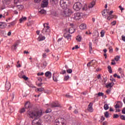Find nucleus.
Returning <instances> with one entry per match:
<instances>
[{"instance_id": "obj_4", "label": "nucleus", "mask_w": 125, "mask_h": 125, "mask_svg": "<svg viewBox=\"0 0 125 125\" xmlns=\"http://www.w3.org/2000/svg\"><path fill=\"white\" fill-rule=\"evenodd\" d=\"M62 14L63 17H67L71 15V10L68 8L65 9V10L62 11Z\"/></svg>"}, {"instance_id": "obj_19", "label": "nucleus", "mask_w": 125, "mask_h": 125, "mask_svg": "<svg viewBox=\"0 0 125 125\" xmlns=\"http://www.w3.org/2000/svg\"><path fill=\"white\" fill-rule=\"evenodd\" d=\"M45 119L46 122H50V121H51V117L49 115L45 116Z\"/></svg>"}, {"instance_id": "obj_43", "label": "nucleus", "mask_w": 125, "mask_h": 125, "mask_svg": "<svg viewBox=\"0 0 125 125\" xmlns=\"http://www.w3.org/2000/svg\"><path fill=\"white\" fill-rule=\"evenodd\" d=\"M118 118H119V115H118V114H114L113 115L114 119H118Z\"/></svg>"}, {"instance_id": "obj_40", "label": "nucleus", "mask_w": 125, "mask_h": 125, "mask_svg": "<svg viewBox=\"0 0 125 125\" xmlns=\"http://www.w3.org/2000/svg\"><path fill=\"white\" fill-rule=\"evenodd\" d=\"M104 117H105V118L109 117V113L108 112V111H106L104 113Z\"/></svg>"}, {"instance_id": "obj_30", "label": "nucleus", "mask_w": 125, "mask_h": 125, "mask_svg": "<svg viewBox=\"0 0 125 125\" xmlns=\"http://www.w3.org/2000/svg\"><path fill=\"white\" fill-rule=\"evenodd\" d=\"M114 18V15H109V16L107 17V20H111V19H113Z\"/></svg>"}, {"instance_id": "obj_14", "label": "nucleus", "mask_w": 125, "mask_h": 125, "mask_svg": "<svg viewBox=\"0 0 125 125\" xmlns=\"http://www.w3.org/2000/svg\"><path fill=\"white\" fill-rule=\"evenodd\" d=\"M79 28L81 30H85L86 29V24L82 23L80 25Z\"/></svg>"}, {"instance_id": "obj_42", "label": "nucleus", "mask_w": 125, "mask_h": 125, "mask_svg": "<svg viewBox=\"0 0 125 125\" xmlns=\"http://www.w3.org/2000/svg\"><path fill=\"white\" fill-rule=\"evenodd\" d=\"M50 112H51V109L50 108H48L46 111L45 113H46V114H48V113H50Z\"/></svg>"}, {"instance_id": "obj_53", "label": "nucleus", "mask_w": 125, "mask_h": 125, "mask_svg": "<svg viewBox=\"0 0 125 125\" xmlns=\"http://www.w3.org/2000/svg\"><path fill=\"white\" fill-rule=\"evenodd\" d=\"M43 72H41V73H38L37 74L38 76H42L43 75Z\"/></svg>"}, {"instance_id": "obj_57", "label": "nucleus", "mask_w": 125, "mask_h": 125, "mask_svg": "<svg viewBox=\"0 0 125 125\" xmlns=\"http://www.w3.org/2000/svg\"><path fill=\"white\" fill-rule=\"evenodd\" d=\"M119 7L120 9L121 10V11H123V10H124V8H123L122 7V6H119Z\"/></svg>"}, {"instance_id": "obj_48", "label": "nucleus", "mask_w": 125, "mask_h": 125, "mask_svg": "<svg viewBox=\"0 0 125 125\" xmlns=\"http://www.w3.org/2000/svg\"><path fill=\"white\" fill-rule=\"evenodd\" d=\"M46 65H47V62H43V65L44 68L45 67H46Z\"/></svg>"}, {"instance_id": "obj_18", "label": "nucleus", "mask_w": 125, "mask_h": 125, "mask_svg": "<svg viewBox=\"0 0 125 125\" xmlns=\"http://www.w3.org/2000/svg\"><path fill=\"white\" fill-rule=\"evenodd\" d=\"M114 82H111L106 85L105 87H106L107 88H109V87H112V86H114Z\"/></svg>"}, {"instance_id": "obj_49", "label": "nucleus", "mask_w": 125, "mask_h": 125, "mask_svg": "<svg viewBox=\"0 0 125 125\" xmlns=\"http://www.w3.org/2000/svg\"><path fill=\"white\" fill-rule=\"evenodd\" d=\"M111 65H116V62H115V60H112Z\"/></svg>"}, {"instance_id": "obj_27", "label": "nucleus", "mask_w": 125, "mask_h": 125, "mask_svg": "<svg viewBox=\"0 0 125 125\" xmlns=\"http://www.w3.org/2000/svg\"><path fill=\"white\" fill-rule=\"evenodd\" d=\"M94 5H95V2H92L89 5L88 7H89V8H92V7H93V6H94Z\"/></svg>"}, {"instance_id": "obj_28", "label": "nucleus", "mask_w": 125, "mask_h": 125, "mask_svg": "<svg viewBox=\"0 0 125 125\" xmlns=\"http://www.w3.org/2000/svg\"><path fill=\"white\" fill-rule=\"evenodd\" d=\"M19 76L20 78H22L23 80H25V81H28V77H27L25 75H23L22 76H20V74H19Z\"/></svg>"}, {"instance_id": "obj_11", "label": "nucleus", "mask_w": 125, "mask_h": 125, "mask_svg": "<svg viewBox=\"0 0 125 125\" xmlns=\"http://www.w3.org/2000/svg\"><path fill=\"white\" fill-rule=\"evenodd\" d=\"M123 106V103L121 102H118L115 105V107L116 109H118L119 108H122Z\"/></svg>"}, {"instance_id": "obj_58", "label": "nucleus", "mask_w": 125, "mask_h": 125, "mask_svg": "<svg viewBox=\"0 0 125 125\" xmlns=\"http://www.w3.org/2000/svg\"><path fill=\"white\" fill-rule=\"evenodd\" d=\"M106 92L107 93V94H109L110 93V92H111V90H109V89H107L106 91Z\"/></svg>"}, {"instance_id": "obj_37", "label": "nucleus", "mask_w": 125, "mask_h": 125, "mask_svg": "<svg viewBox=\"0 0 125 125\" xmlns=\"http://www.w3.org/2000/svg\"><path fill=\"white\" fill-rule=\"evenodd\" d=\"M104 108V110H108V109H109V106L107 104H105Z\"/></svg>"}, {"instance_id": "obj_54", "label": "nucleus", "mask_w": 125, "mask_h": 125, "mask_svg": "<svg viewBox=\"0 0 125 125\" xmlns=\"http://www.w3.org/2000/svg\"><path fill=\"white\" fill-rule=\"evenodd\" d=\"M122 41H124V42H125V36L122 35Z\"/></svg>"}, {"instance_id": "obj_10", "label": "nucleus", "mask_w": 125, "mask_h": 125, "mask_svg": "<svg viewBox=\"0 0 125 125\" xmlns=\"http://www.w3.org/2000/svg\"><path fill=\"white\" fill-rule=\"evenodd\" d=\"M63 36L65 39H67V41H71V37H72V36L70 35L69 33L66 32L64 34Z\"/></svg>"}, {"instance_id": "obj_16", "label": "nucleus", "mask_w": 125, "mask_h": 125, "mask_svg": "<svg viewBox=\"0 0 125 125\" xmlns=\"http://www.w3.org/2000/svg\"><path fill=\"white\" fill-rule=\"evenodd\" d=\"M45 76L48 79H50L51 78V72L47 71L45 73Z\"/></svg>"}, {"instance_id": "obj_44", "label": "nucleus", "mask_w": 125, "mask_h": 125, "mask_svg": "<svg viewBox=\"0 0 125 125\" xmlns=\"http://www.w3.org/2000/svg\"><path fill=\"white\" fill-rule=\"evenodd\" d=\"M117 23V21H113V22H112L111 23L112 26H115V25H116V23Z\"/></svg>"}, {"instance_id": "obj_29", "label": "nucleus", "mask_w": 125, "mask_h": 125, "mask_svg": "<svg viewBox=\"0 0 125 125\" xmlns=\"http://www.w3.org/2000/svg\"><path fill=\"white\" fill-rule=\"evenodd\" d=\"M16 7L18 10L19 11V10H21L23 8V6L20 5H18Z\"/></svg>"}, {"instance_id": "obj_32", "label": "nucleus", "mask_w": 125, "mask_h": 125, "mask_svg": "<svg viewBox=\"0 0 125 125\" xmlns=\"http://www.w3.org/2000/svg\"><path fill=\"white\" fill-rule=\"evenodd\" d=\"M76 40L78 41V42H81L82 41V36H78L77 37Z\"/></svg>"}, {"instance_id": "obj_15", "label": "nucleus", "mask_w": 125, "mask_h": 125, "mask_svg": "<svg viewBox=\"0 0 125 125\" xmlns=\"http://www.w3.org/2000/svg\"><path fill=\"white\" fill-rule=\"evenodd\" d=\"M88 110L91 113H92V112H93V108H92V103H90L88 105Z\"/></svg>"}, {"instance_id": "obj_22", "label": "nucleus", "mask_w": 125, "mask_h": 125, "mask_svg": "<svg viewBox=\"0 0 125 125\" xmlns=\"http://www.w3.org/2000/svg\"><path fill=\"white\" fill-rule=\"evenodd\" d=\"M36 92H38V91H39L40 92H42V91H43L44 90V88H37L36 90Z\"/></svg>"}, {"instance_id": "obj_2", "label": "nucleus", "mask_w": 125, "mask_h": 125, "mask_svg": "<svg viewBox=\"0 0 125 125\" xmlns=\"http://www.w3.org/2000/svg\"><path fill=\"white\" fill-rule=\"evenodd\" d=\"M44 28H43L42 33L43 35H49L50 33V29H49V26H48V23H44L43 24Z\"/></svg>"}, {"instance_id": "obj_25", "label": "nucleus", "mask_w": 125, "mask_h": 125, "mask_svg": "<svg viewBox=\"0 0 125 125\" xmlns=\"http://www.w3.org/2000/svg\"><path fill=\"white\" fill-rule=\"evenodd\" d=\"M27 20V18L26 17H22L20 19V23H22V22H24V21H26Z\"/></svg>"}, {"instance_id": "obj_45", "label": "nucleus", "mask_w": 125, "mask_h": 125, "mask_svg": "<svg viewBox=\"0 0 125 125\" xmlns=\"http://www.w3.org/2000/svg\"><path fill=\"white\" fill-rule=\"evenodd\" d=\"M98 96H103V95H104V93H102V92H99L98 94Z\"/></svg>"}, {"instance_id": "obj_6", "label": "nucleus", "mask_w": 125, "mask_h": 125, "mask_svg": "<svg viewBox=\"0 0 125 125\" xmlns=\"http://www.w3.org/2000/svg\"><path fill=\"white\" fill-rule=\"evenodd\" d=\"M73 18L74 20H80L82 18V14L80 13H75Z\"/></svg>"}, {"instance_id": "obj_20", "label": "nucleus", "mask_w": 125, "mask_h": 125, "mask_svg": "<svg viewBox=\"0 0 125 125\" xmlns=\"http://www.w3.org/2000/svg\"><path fill=\"white\" fill-rule=\"evenodd\" d=\"M53 80L56 83H57V82H58V76L53 74Z\"/></svg>"}, {"instance_id": "obj_3", "label": "nucleus", "mask_w": 125, "mask_h": 125, "mask_svg": "<svg viewBox=\"0 0 125 125\" xmlns=\"http://www.w3.org/2000/svg\"><path fill=\"white\" fill-rule=\"evenodd\" d=\"M69 1L68 0H61L60 5L63 9H66L68 5V3Z\"/></svg>"}, {"instance_id": "obj_60", "label": "nucleus", "mask_w": 125, "mask_h": 125, "mask_svg": "<svg viewBox=\"0 0 125 125\" xmlns=\"http://www.w3.org/2000/svg\"><path fill=\"white\" fill-rule=\"evenodd\" d=\"M42 56H43V58H46V54L43 53L42 55Z\"/></svg>"}, {"instance_id": "obj_13", "label": "nucleus", "mask_w": 125, "mask_h": 125, "mask_svg": "<svg viewBox=\"0 0 125 125\" xmlns=\"http://www.w3.org/2000/svg\"><path fill=\"white\" fill-rule=\"evenodd\" d=\"M5 87L6 90H9V89H10V87H11V84H10V83L7 82V81H6Z\"/></svg>"}, {"instance_id": "obj_35", "label": "nucleus", "mask_w": 125, "mask_h": 125, "mask_svg": "<svg viewBox=\"0 0 125 125\" xmlns=\"http://www.w3.org/2000/svg\"><path fill=\"white\" fill-rule=\"evenodd\" d=\"M69 79H70V76H69V75H66L64 76V81H68V80H69Z\"/></svg>"}, {"instance_id": "obj_12", "label": "nucleus", "mask_w": 125, "mask_h": 125, "mask_svg": "<svg viewBox=\"0 0 125 125\" xmlns=\"http://www.w3.org/2000/svg\"><path fill=\"white\" fill-rule=\"evenodd\" d=\"M47 4H48V1L47 0H43L41 6L42 8L46 7V6H47Z\"/></svg>"}, {"instance_id": "obj_21", "label": "nucleus", "mask_w": 125, "mask_h": 125, "mask_svg": "<svg viewBox=\"0 0 125 125\" xmlns=\"http://www.w3.org/2000/svg\"><path fill=\"white\" fill-rule=\"evenodd\" d=\"M89 52L90 53H91L92 51V43L91 42H89Z\"/></svg>"}, {"instance_id": "obj_61", "label": "nucleus", "mask_w": 125, "mask_h": 125, "mask_svg": "<svg viewBox=\"0 0 125 125\" xmlns=\"http://www.w3.org/2000/svg\"><path fill=\"white\" fill-rule=\"evenodd\" d=\"M38 81L39 82H42V78L40 77L38 78Z\"/></svg>"}, {"instance_id": "obj_36", "label": "nucleus", "mask_w": 125, "mask_h": 125, "mask_svg": "<svg viewBox=\"0 0 125 125\" xmlns=\"http://www.w3.org/2000/svg\"><path fill=\"white\" fill-rule=\"evenodd\" d=\"M120 58H121V56H117L115 57L114 60H115V61H119V60H120Z\"/></svg>"}, {"instance_id": "obj_5", "label": "nucleus", "mask_w": 125, "mask_h": 125, "mask_svg": "<svg viewBox=\"0 0 125 125\" xmlns=\"http://www.w3.org/2000/svg\"><path fill=\"white\" fill-rule=\"evenodd\" d=\"M82 3H81L80 2H77L75 3L74 5H73V8L74 9V10H76V11H79V10H80V9H81V8H82Z\"/></svg>"}, {"instance_id": "obj_64", "label": "nucleus", "mask_w": 125, "mask_h": 125, "mask_svg": "<svg viewBox=\"0 0 125 125\" xmlns=\"http://www.w3.org/2000/svg\"><path fill=\"white\" fill-rule=\"evenodd\" d=\"M56 125H59V120L56 122Z\"/></svg>"}, {"instance_id": "obj_7", "label": "nucleus", "mask_w": 125, "mask_h": 125, "mask_svg": "<svg viewBox=\"0 0 125 125\" xmlns=\"http://www.w3.org/2000/svg\"><path fill=\"white\" fill-rule=\"evenodd\" d=\"M50 107L52 108H55V107H62L58 102H54L50 104Z\"/></svg>"}, {"instance_id": "obj_39", "label": "nucleus", "mask_w": 125, "mask_h": 125, "mask_svg": "<svg viewBox=\"0 0 125 125\" xmlns=\"http://www.w3.org/2000/svg\"><path fill=\"white\" fill-rule=\"evenodd\" d=\"M67 73H68V74H72L73 70L71 69H68L67 70Z\"/></svg>"}, {"instance_id": "obj_26", "label": "nucleus", "mask_w": 125, "mask_h": 125, "mask_svg": "<svg viewBox=\"0 0 125 125\" xmlns=\"http://www.w3.org/2000/svg\"><path fill=\"white\" fill-rule=\"evenodd\" d=\"M25 108H30L31 107V104H30V102H27L25 104Z\"/></svg>"}, {"instance_id": "obj_33", "label": "nucleus", "mask_w": 125, "mask_h": 125, "mask_svg": "<svg viewBox=\"0 0 125 125\" xmlns=\"http://www.w3.org/2000/svg\"><path fill=\"white\" fill-rule=\"evenodd\" d=\"M40 13H41V14H45L46 13V11H45V10H41L40 11H39Z\"/></svg>"}, {"instance_id": "obj_31", "label": "nucleus", "mask_w": 125, "mask_h": 125, "mask_svg": "<svg viewBox=\"0 0 125 125\" xmlns=\"http://www.w3.org/2000/svg\"><path fill=\"white\" fill-rule=\"evenodd\" d=\"M93 61L94 60H92L91 61L88 62L87 64V67H91V66H92L91 65V64H92V62H93Z\"/></svg>"}, {"instance_id": "obj_62", "label": "nucleus", "mask_w": 125, "mask_h": 125, "mask_svg": "<svg viewBox=\"0 0 125 125\" xmlns=\"http://www.w3.org/2000/svg\"><path fill=\"white\" fill-rule=\"evenodd\" d=\"M122 113L123 114H125V107L123 108V109L122 110Z\"/></svg>"}, {"instance_id": "obj_55", "label": "nucleus", "mask_w": 125, "mask_h": 125, "mask_svg": "<svg viewBox=\"0 0 125 125\" xmlns=\"http://www.w3.org/2000/svg\"><path fill=\"white\" fill-rule=\"evenodd\" d=\"M109 52L110 53L113 52V48H112V47H109Z\"/></svg>"}, {"instance_id": "obj_17", "label": "nucleus", "mask_w": 125, "mask_h": 125, "mask_svg": "<svg viewBox=\"0 0 125 125\" xmlns=\"http://www.w3.org/2000/svg\"><path fill=\"white\" fill-rule=\"evenodd\" d=\"M6 27V24L4 22H0V29H4Z\"/></svg>"}, {"instance_id": "obj_52", "label": "nucleus", "mask_w": 125, "mask_h": 125, "mask_svg": "<svg viewBox=\"0 0 125 125\" xmlns=\"http://www.w3.org/2000/svg\"><path fill=\"white\" fill-rule=\"evenodd\" d=\"M121 120H124V121H125V116L124 115H122L121 116Z\"/></svg>"}, {"instance_id": "obj_50", "label": "nucleus", "mask_w": 125, "mask_h": 125, "mask_svg": "<svg viewBox=\"0 0 125 125\" xmlns=\"http://www.w3.org/2000/svg\"><path fill=\"white\" fill-rule=\"evenodd\" d=\"M51 2H52V3H55L56 1H58V0H51Z\"/></svg>"}, {"instance_id": "obj_41", "label": "nucleus", "mask_w": 125, "mask_h": 125, "mask_svg": "<svg viewBox=\"0 0 125 125\" xmlns=\"http://www.w3.org/2000/svg\"><path fill=\"white\" fill-rule=\"evenodd\" d=\"M10 96L12 99H14V96H15L14 93H12L10 94Z\"/></svg>"}, {"instance_id": "obj_59", "label": "nucleus", "mask_w": 125, "mask_h": 125, "mask_svg": "<svg viewBox=\"0 0 125 125\" xmlns=\"http://www.w3.org/2000/svg\"><path fill=\"white\" fill-rule=\"evenodd\" d=\"M19 1V0H14V3H16V4H17V3H18Z\"/></svg>"}, {"instance_id": "obj_56", "label": "nucleus", "mask_w": 125, "mask_h": 125, "mask_svg": "<svg viewBox=\"0 0 125 125\" xmlns=\"http://www.w3.org/2000/svg\"><path fill=\"white\" fill-rule=\"evenodd\" d=\"M85 34H86V35H91V32H90V31H86Z\"/></svg>"}, {"instance_id": "obj_9", "label": "nucleus", "mask_w": 125, "mask_h": 125, "mask_svg": "<svg viewBox=\"0 0 125 125\" xmlns=\"http://www.w3.org/2000/svg\"><path fill=\"white\" fill-rule=\"evenodd\" d=\"M70 26L72 27L68 29L67 31L68 33H69V34H73V33H75V29H74V27H73V26H74V24H71Z\"/></svg>"}, {"instance_id": "obj_24", "label": "nucleus", "mask_w": 125, "mask_h": 125, "mask_svg": "<svg viewBox=\"0 0 125 125\" xmlns=\"http://www.w3.org/2000/svg\"><path fill=\"white\" fill-rule=\"evenodd\" d=\"M17 46H18V43H15V44L12 46V49H13V50H15V49L17 48Z\"/></svg>"}, {"instance_id": "obj_38", "label": "nucleus", "mask_w": 125, "mask_h": 125, "mask_svg": "<svg viewBox=\"0 0 125 125\" xmlns=\"http://www.w3.org/2000/svg\"><path fill=\"white\" fill-rule=\"evenodd\" d=\"M108 11H107V10H104L103 12H102V15L103 16H106V15H105V14L106 13H108Z\"/></svg>"}, {"instance_id": "obj_46", "label": "nucleus", "mask_w": 125, "mask_h": 125, "mask_svg": "<svg viewBox=\"0 0 125 125\" xmlns=\"http://www.w3.org/2000/svg\"><path fill=\"white\" fill-rule=\"evenodd\" d=\"M65 96H66V97H67V98H72V97H72V96H70L68 94H67Z\"/></svg>"}, {"instance_id": "obj_8", "label": "nucleus", "mask_w": 125, "mask_h": 125, "mask_svg": "<svg viewBox=\"0 0 125 125\" xmlns=\"http://www.w3.org/2000/svg\"><path fill=\"white\" fill-rule=\"evenodd\" d=\"M59 125H66V120L62 118L59 119Z\"/></svg>"}, {"instance_id": "obj_51", "label": "nucleus", "mask_w": 125, "mask_h": 125, "mask_svg": "<svg viewBox=\"0 0 125 125\" xmlns=\"http://www.w3.org/2000/svg\"><path fill=\"white\" fill-rule=\"evenodd\" d=\"M25 108H23L22 109H21V110H20V113H24V112H25Z\"/></svg>"}, {"instance_id": "obj_1", "label": "nucleus", "mask_w": 125, "mask_h": 125, "mask_svg": "<svg viewBox=\"0 0 125 125\" xmlns=\"http://www.w3.org/2000/svg\"><path fill=\"white\" fill-rule=\"evenodd\" d=\"M28 116L31 118V119H34L32 121V125H42V121L39 119L42 116V110H40L37 111H28Z\"/></svg>"}, {"instance_id": "obj_34", "label": "nucleus", "mask_w": 125, "mask_h": 125, "mask_svg": "<svg viewBox=\"0 0 125 125\" xmlns=\"http://www.w3.org/2000/svg\"><path fill=\"white\" fill-rule=\"evenodd\" d=\"M104 35H105V31L102 30V31L101 32V37L102 38H103V37H104Z\"/></svg>"}, {"instance_id": "obj_47", "label": "nucleus", "mask_w": 125, "mask_h": 125, "mask_svg": "<svg viewBox=\"0 0 125 125\" xmlns=\"http://www.w3.org/2000/svg\"><path fill=\"white\" fill-rule=\"evenodd\" d=\"M5 1H6V4H10V0H5Z\"/></svg>"}, {"instance_id": "obj_63", "label": "nucleus", "mask_w": 125, "mask_h": 125, "mask_svg": "<svg viewBox=\"0 0 125 125\" xmlns=\"http://www.w3.org/2000/svg\"><path fill=\"white\" fill-rule=\"evenodd\" d=\"M15 14H18V11H17V10H16L14 11Z\"/></svg>"}, {"instance_id": "obj_23", "label": "nucleus", "mask_w": 125, "mask_h": 125, "mask_svg": "<svg viewBox=\"0 0 125 125\" xmlns=\"http://www.w3.org/2000/svg\"><path fill=\"white\" fill-rule=\"evenodd\" d=\"M38 39L39 41L41 42V41H44V40H45V37L44 36L40 35Z\"/></svg>"}]
</instances>
